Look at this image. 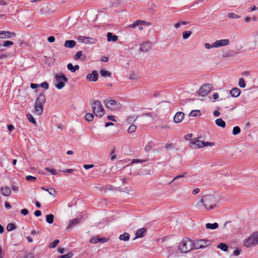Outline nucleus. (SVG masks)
<instances>
[{"mask_svg":"<svg viewBox=\"0 0 258 258\" xmlns=\"http://www.w3.org/2000/svg\"><path fill=\"white\" fill-rule=\"evenodd\" d=\"M210 241L205 239H199L193 242L194 249L203 248L210 245Z\"/></svg>","mask_w":258,"mask_h":258,"instance_id":"obj_8","label":"nucleus"},{"mask_svg":"<svg viewBox=\"0 0 258 258\" xmlns=\"http://www.w3.org/2000/svg\"><path fill=\"white\" fill-rule=\"evenodd\" d=\"M152 45L149 42H145L142 44L140 46V50L143 52L148 51L151 48Z\"/></svg>","mask_w":258,"mask_h":258,"instance_id":"obj_17","label":"nucleus"},{"mask_svg":"<svg viewBox=\"0 0 258 258\" xmlns=\"http://www.w3.org/2000/svg\"><path fill=\"white\" fill-rule=\"evenodd\" d=\"M116 158V156L115 155V149L114 148L112 149L111 152V160H114Z\"/></svg>","mask_w":258,"mask_h":258,"instance_id":"obj_47","label":"nucleus"},{"mask_svg":"<svg viewBox=\"0 0 258 258\" xmlns=\"http://www.w3.org/2000/svg\"><path fill=\"white\" fill-rule=\"evenodd\" d=\"M1 191L4 196L7 197L10 196L11 193V189L8 187H1Z\"/></svg>","mask_w":258,"mask_h":258,"instance_id":"obj_23","label":"nucleus"},{"mask_svg":"<svg viewBox=\"0 0 258 258\" xmlns=\"http://www.w3.org/2000/svg\"><path fill=\"white\" fill-rule=\"evenodd\" d=\"M186 173H183L182 174H180V175H178L176 176V177H175L174 178V179L172 180L171 182H173L174 180H175L176 179H177L178 178L186 177Z\"/></svg>","mask_w":258,"mask_h":258,"instance_id":"obj_52","label":"nucleus"},{"mask_svg":"<svg viewBox=\"0 0 258 258\" xmlns=\"http://www.w3.org/2000/svg\"><path fill=\"white\" fill-rule=\"evenodd\" d=\"M150 24L147 22L142 20H137L135 21L133 24L128 25L129 27L135 28L138 27L140 31H142L144 29L143 26H149Z\"/></svg>","mask_w":258,"mask_h":258,"instance_id":"obj_9","label":"nucleus"},{"mask_svg":"<svg viewBox=\"0 0 258 258\" xmlns=\"http://www.w3.org/2000/svg\"><path fill=\"white\" fill-rule=\"evenodd\" d=\"M85 119L88 121H91L94 118V115L92 113H88L85 115Z\"/></svg>","mask_w":258,"mask_h":258,"instance_id":"obj_35","label":"nucleus"},{"mask_svg":"<svg viewBox=\"0 0 258 258\" xmlns=\"http://www.w3.org/2000/svg\"><path fill=\"white\" fill-rule=\"evenodd\" d=\"M76 44V42L74 40H66L64 44V46L67 48H73Z\"/></svg>","mask_w":258,"mask_h":258,"instance_id":"obj_21","label":"nucleus"},{"mask_svg":"<svg viewBox=\"0 0 258 258\" xmlns=\"http://www.w3.org/2000/svg\"><path fill=\"white\" fill-rule=\"evenodd\" d=\"M229 40L228 39H221L216 41L214 42V46L215 48H218L222 46H225L229 44Z\"/></svg>","mask_w":258,"mask_h":258,"instance_id":"obj_12","label":"nucleus"},{"mask_svg":"<svg viewBox=\"0 0 258 258\" xmlns=\"http://www.w3.org/2000/svg\"><path fill=\"white\" fill-rule=\"evenodd\" d=\"M201 137H199L197 139H194L190 140V144L195 146V148H201L203 147V141L200 140Z\"/></svg>","mask_w":258,"mask_h":258,"instance_id":"obj_15","label":"nucleus"},{"mask_svg":"<svg viewBox=\"0 0 258 258\" xmlns=\"http://www.w3.org/2000/svg\"><path fill=\"white\" fill-rule=\"evenodd\" d=\"M100 74L102 77H110L111 75V73L107 71L104 70H101L100 71Z\"/></svg>","mask_w":258,"mask_h":258,"instance_id":"obj_33","label":"nucleus"},{"mask_svg":"<svg viewBox=\"0 0 258 258\" xmlns=\"http://www.w3.org/2000/svg\"><path fill=\"white\" fill-rule=\"evenodd\" d=\"M184 116V113L182 112H177L174 117V121L175 123H180L182 121Z\"/></svg>","mask_w":258,"mask_h":258,"instance_id":"obj_16","label":"nucleus"},{"mask_svg":"<svg viewBox=\"0 0 258 258\" xmlns=\"http://www.w3.org/2000/svg\"><path fill=\"white\" fill-rule=\"evenodd\" d=\"M246 247H250L258 244V232H254L245 239L243 242Z\"/></svg>","mask_w":258,"mask_h":258,"instance_id":"obj_6","label":"nucleus"},{"mask_svg":"<svg viewBox=\"0 0 258 258\" xmlns=\"http://www.w3.org/2000/svg\"><path fill=\"white\" fill-rule=\"evenodd\" d=\"M55 86L58 89H62L66 83L68 82V78L62 73L56 74L54 77Z\"/></svg>","mask_w":258,"mask_h":258,"instance_id":"obj_4","label":"nucleus"},{"mask_svg":"<svg viewBox=\"0 0 258 258\" xmlns=\"http://www.w3.org/2000/svg\"><path fill=\"white\" fill-rule=\"evenodd\" d=\"M39 86H41V87L44 88L45 89H48L49 87L48 84L46 82H43L41 84H40L39 85Z\"/></svg>","mask_w":258,"mask_h":258,"instance_id":"obj_51","label":"nucleus"},{"mask_svg":"<svg viewBox=\"0 0 258 258\" xmlns=\"http://www.w3.org/2000/svg\"><path fill=\"white\" fill-rule=\"evenodd\" d=\"M240 131H241V130L240 128V127L238 126H236L234 127L233 128L232 134L234 135H236L240 133Z\"/></svg>","mask_w":258,"mask_h":258,"instance_id":"obj_39","label":"nucleus"},{"mask_svg":"<svg viewBox=\"0 0 258 258\" xmlns=\"http://www.w3.org/2000/svg\"><path fill=\"white\" fill-rule=\"evenodd\" d=\"M205 46L207 49H211L212 48L215 47V46H214V43L212 44L206 43L205 44Z\"/></svg>","mask_w":258,"mask_h":258,"instance_id":"obj_53","label":"nucleus"},{"mask_svg":"<svg viewBox=\"0 0 258 258\" xmlns=\"http://www.w3.org/2000/svg\"><path fill=\"white\" fill-rule=\"evenodd\" d=\"M182 37L183 39H188L191 34V32L190 31H185L182 32Z\"/></svg>","mask_w":258,"mask_h":258,"instance_id":"obj_32","label":"nucleus"},{"mask_svg":"<svg viewBox=\"0 0 258 258\" xmlns=\"http://www.w3.org/2000/svg\"><path fill=\"white\" fill-rule=\"evenodd\" d=\"M46 102L45 96L43 94H40L37 97L34 107L35 112L38 115H40L42 114L43 111L44 105Z\"/></svg>","mask_w":258,"mask_h":258,"instance_id":"obj_2","label":"nucleus"},{"mask_svg":"<svg viewBox=\"0 0 258 258\" xmlns=\"http://www.w3.org/2000/svg\"><path fill=\"white\" fill-rule=\"evenodd\" d=\"M138 116L137 115H133L127 117V120L129 122H134L137 118Z\"/></svg>","mask_w":258,"mask_h":258,"instance_id":"obj_44","label":"nucleus"},{"mask_svg":"<svg viewBox=\"0 0 258 258\" xmlns=\"http://www.w3.org/2000/svg\"><path fill=\"white\" fill-rule=\"evenodd\" d=\"M80 223V220L77 218L71 220L68 226V228H71Z\"/></svg>","mask_w":258,"mask_h":258,"instance_id":"obj_25","label":"nucleus"},{"mask_svg":"<svg viewBox=\"0 0 258 258\" xmlns=\"http://www.w3.org/2000/svg\"><path fill=\"white\" fill-rule=\"evenodd\" d=\"M206 227L207 229H215L218 227V224L217 223H207L206 224Z\"/></svg>","mask_w":258,"mask_h":258,"instance_id":"obj_28","label":"nucleus"},{"mask_svg":"<svg viewBox=\"0 0 258 258\" xmlns=\"http://www.w3.org/2000/svg\"><path fill=\"white\" fill-rule=\"evenodd\" d=\"M215 123L217 125L224 128L226 126L225 122L221 118H218L215 120Z\"/></svg>","mask_w":258,"mask_h":258,"instance_id":"obj_26","label":"nucleus"},{"mask_svg":"<svg viewBox=\"0 0 258 258\" xmlns=\"http://www.w3.org/2000/svg\"><path fill=\"white\" fill-rule=\"evenodd\" d=\"M203 147L205 146H213L214 145V143L213 142H203Z\"/></svg>","mask_w":258,"mask_h":258,"instance_id":"obj_54","label":"nucleus"},{"mask_svg":"<svg viewBox=\"0 0 258 258\" xmlns=\"http://www.w3.org/2000/svg\"><path fill=\"white\" fill-rule=\"evenodd\" d=\"M219 196L215 195H207L203 196L201 199L195 202V206L197 208L205 207L206 210L216 208L219 202Z\"/></svg>","mask_w":258,"mask_h":258,"instance_id":"obj_1","label":"nucleus"},{"mask_svg":"<svg viewBox=\"0 0 258 258\" xmlns=\"http://www.w3.org/2000/svg\"><path fill=\"white\" fill-rule=\"evenodd\" d=\"M228 16L230 18L234 19H238L240 18V17H241L240 16L238 15L233 13H229L228 14Z\"/></svg>","mask_w":258,"mask_h":258,"instance_id":"obj_36","label":"nucleus"},{"mask_svg":"<svg viewBox=\"0 0 258 258\" xmlns=\"http://www.w3.org/2000/svg\"><path fill=\"white\" fill-rule=\"evenodd\" d=\"M130 234L128 233H124L123 234L120 235L119 239L120 240L126 241L130 239Z\"/></svg>","mask_w":258,"mask_h":258,"instance_id":"obj_27","label":"nucleus"},{"mask_svg":"<svg viewBox=\"0 0 258 258\" xmlns=\"http://www.w3.org/2000/svg\"><path fill=\"white\" fill-rule=\"evenodd\" d=\"M59 240L58 239H56L54 240L53 242H51L49 244V248H55L57 245L59 243Z\"/></svg>","mask_w":258,"mask_h":258,"instance_id":"obj_38","label":"nucleus"},{"mask_svg":"<svg viewBox=\"0 0 258 258\" xmlns=\"http://www.w3.org/2000/svg\"><path fill=\"white\" fill-rule=\"evenodd\" d=\"M128 78L131 80H136L139 78V75L137 73L132 72Z\"/></svg>","mask_w":258,"mask_h":258,"instance_id":"obj_29","label":"nucleus"},{"mask_svg":"<svg viewBox=\"0 0 258 258\" xmlns=\"http://www.w3.org/2000/svg\"><path fill=\"white\" fill-rule=\"evenodd\" d=\"M45 170L51 173L52 175H56L57 174L55 169H50L48 167H46Z\"/></svg>","mask_w":258,"mask_h":258,"instance_id":"obj_48","label":"nucleus"},{"mask_svg":"<svg viewBox=\"0 0 258 258\" xmlns=\"http://www.w3.org/2000/svg\"><path fill=\"white\" fill-rule=\"evenodd\" d=\"M73 254L72 253H69L64 255H59L57 258H71L73 256Z\"/></svg>","mask_w":258,"mask_h":258,"instance_id":"obj_46","label":"nucleus"},{"mask_svg":"<svg viewBox=\"0 0 258 258\" xmlns=\"http://www.w3.org/2000/svg\"><path fill=\"white\" fill-rule=\"evenodd\" d=\"M13 45V42L11 41H6L4 42L3 46L5 47H9Z\"/></svg>","mask_w":258,"mask_h":258,"instance_id":"obj_49","label":"nucleus"},{"mask_svg":"<svg viewBox=\"0 0 258 258\" xmlns=\"http://www.w3.org/2000/svg\"><path fill=\"white\" fill-rule=\"evenodd\" d=\"M27 119L29 120L30 122H32L33 124H36V121L31 114L28 113L27 115Z\"/></svg>","mask_w":258,"mask_h":258,"instance_id":"obj_40","label":"nucleus"},{"mask_svg":"<svg viewBox=\"0 0 258 258\" xmlns=\"http://www.w3.org/2000/svg\"><path fill=\"white\" fill-rule=\"evenodd\" d=\"M54 216L52 214L46 216V221L49 224H52L53 222Z\"/></svg>","mask_w":258,"mask_h":258,"instance_id":"obj_30","label":"nucleus"},{"mask_svg":"<svg viewBox=\"0 0 258 258\" xmlns=\"http://www.w3.org/2000/svg\"><path fill=\"white\" fill-rule=\"evenodd\" d=\"M147 232V229L145 228H142L138 229L136 233V238H141L145 236Z\"/></svg>","mask_w":258,"mask_h":258,"instance_id":"obj_18","label":"nucleus"},{"mask_svg":"<svg viewBox=\"0 0 258 258\" xmlns=\"http://www.w3.org/2000/svg\"><path fill=\"white\" fill-rule=\"evenodd\" d=\"M136 129H137L136 125H135L134 124H132L128 128L127 132L128 133L131 134V133L135 132L136 131Z\"/></svg>","mask_w":258,"mask_h":258,"instance_id":"obj_37","label":"nucleus"},{"mask_svg":"<svg viewBox=\"0 0 258 258\" xmlns=\"http://www.w3.org/2000/svg\"><path fill=\"white\" fill-rule=\"evenodd\" d=\"M241 93V91L238 88H233L230 91V94L233 97H238Z\"/></svg>","mask_w":258,"mask_h":258,"instance_id":"obj_19","label":"nucleus"},{"mask_svg":"<svg viewBox=\"0 0 258 258\" xmlns=\"http://www.w3.org/2000/svg\"><path fill=\"white\" fill-rule=\"evenodd\" d=\"M98 74L97 71H93L91 74H89L86 76V79L89 81L96 82L98 80Z\"/></svg>","mask_w":258,"mask_h":258,"instance_id":"obj_14","label":"nucleus"},{"mask_svg":"<svg viewBox=\"0 0 258 258\" xmlns=\"http://www.w3.org/2000/svg\"><path fill=\"white\" fill-rule=\"evenodd\" d=\"M104 103L107 108L111 110H118L121 108V104L120 103L114 100H104Z\"/></svg>","mask_w":258,"mask_h":258,"instance_id":"obj_7","label":"nucleus"},{"mask_svg":"<svg viewBox=\"0 0 258 258\" xmlns=\"http://www.w3.org/2000/svg\"><path fill=\"white\" fill-rule=\"evenodd\" d=\"M15 229H16V226H15V224H14L13 223H10L7 226V230L8 231H11Z\"/></svg>","mask_w":258,"mask_h":258,"instance_id":"obj_43","label":"nucleus"},{"mask_svg":"<svg viewBox=\"0 0 258 258\" xmlns=\"http://www.w3.org/2000/svg\"><path fill=\"white\" fill-rule=\"evenodd\" d=\"M257 9H258L254 5H253L248 9V11L251 12Z\"/></svg>","mask_w":258,"mask_h":258,"instance_id":"obj_61","label":"nucleus"},{"mask_svg":"<svg viewBox=\"0 0 258 258\" xmlns=\"http://www.w3.org/2000/svg\"><path fill=\"white\" fill-rule=\"evenodd\" d=\"M16 35L14 32L10 31H0V38H10Z\"/></svg>","mask_w":258,"mask_h":258,"instance_id":"obj_13","label":"nucleus"},{"mask_svg":"<svg viewBox=\"0 0 258 258\" xmlns=\"http://www.w3.org/2000/svg\"><path fill=\"white\" fill-rule=\"evenodd\" d=\"M152 142H149L145 146V150L146 152H149L151 151V149L152 148Z\"/></svg>","mask_w":258,"mask_h":258,"instance_id":"obj_42","label":"nucleus"},{"mask_svg":"<svg viewBox=\"0 0 258 258\" xmlns=\"http://www.w3.org/2000/svg\"><path fill=\"white\" fill-rule=\"evenodd\" d=\"M74 58L76 60L80 59L82 60H84L85 59V56L84 55L82 51H79L75 55Z\"/></svg>","mask_w":258,"mask_h":258,"instance_id":"obj_24","label":"nucleus"},{"mask_svg":"<svg viewBox=\"0 0 258 258\" xmlns=\"http://www.w3.org/2000/svg\"><path fill=\"white\" fill-rule=\"evenodd\" d=\"M107 41L115 42L118 39V36L117 35H113L112 33L111 32H108L107 34Z\"/></svg>","mask_w":258,"mask_h":258,"instance_id":"obj_20","label":"nucleus"},{"mask_svg":"<svg viewBox=\"0 0 258 258\" xmlns=\"http://www.w3.org/2000/svg\"><path fill=\"white\" fill-rule=\"evenodd\" d=\"M67 68L69 70H70L72 73H75L76 71L78 70L80 68L79 65L76 64L75 66H73L72 63H69L67 65Z\"/></svg>","mask_w":258,"mask_h":258,"instance_id":"obj_22","label":"nucleus"},{"mask_svg":"<svg viewBox=\"0 0 258 258\" xmlns=\"http://www.w3.org/2000/svg\"><path fill=\"white\" fill-rule=\"evenodd\" d=\"M193 248V241L187 237H185L180 242L178 250L181 253H187Z\"/></svg>","mask_w":258,"mask_h":258,"instance_id":"obj_3","label":"nucleus"},{"mask_svg":"<svg viewBox=\"0 0 258 258\" xmlns=\"http://www.w3.org/2000/svg\"><path fill=\"white\" fill-rule=\"evenodd\" d=\"M26 179L28 181L35 180L36 179V177L32 176L31 175H28L26 177Z\"/></svg>","mask_w":258,"mask_h":258,"instance_id":"obj_55","label":"nucleus"},{"mask_svg":"<svg viewBox=\"0 0 258 258\" xmlns=\"http://www.w3.org/2000/svg\"><path fill=\"white\" fill-rule=\"evenodd\" d=\"M94 166V164H89V165L85 164V165H84V168L85 169H89L92 168Z\"/></svg>","mask_w":258,"mask_h":258,"instance_id":"obj_58","label":"nucleus"},{"mask_svg":"<svg viewBox=\"0 0 258 258\" xmlns=\"http://www.w3.org/2000/svg\"><path fill=\"white\" fill-rule=\"evenodd\" d=\"M49 42H53L55 41V38L53 36H49L47 39Z\"/></svg>","mask_w":258,"mask_h":258,"instance_id":"obj_63","label":"nucleus"},{"mask_svg":"<svg viewBox=\"0 0 258 258\" xmlns=\"http://www.w3.org/2000/svg\"><path fill=\"white\" fill-rule=\"evenodd\" d=\"M47 191H48V192L50 195H52V196H55L56 195V190H55L54 188H53L52 187H51V188L47 189Z\"/></svg>","mask_w":258,"mask_h":258,"instance_id":"obj_45","label":"nucleus"},{"mask_svg":"<svg viewBox=\"0 0 258 258\" xmlns=\"http://www.w3.org/2000/svg\"><path fill=\"white\" fill-rule=\"evenodd\" d=\"M238 85L240 87L244 88L246 86L245 80L243 78H240L239 80Z\"/></svg>","mask_w":258,"mask_h":258,"instance_id":"obj_41","label":"nucleus"},{"mask_svg":"<svg viewBox=\"0 0 258 258\" xmlns=\"http://www.w3.org/2000/svg\"><path fill=\"white\" fill-rule=\"evenodd\" d=\"M212 85L210 84H205L200 88L199 94L200 95L205 96L212 90Z\"/></svg>","mask_w":258,"mask_h":258,"instance_id":"obj_10","label":"nucleus"},{"mask_svg":"<svg viewBox=\"0 0 258 258\" xmlns=\"http://www.w3.org/2000/svg\"><path fill=\"white\" fill-rule=\"evenodd\" d=\"M217 247L221 249L224 251H227L228 249V246L225 243H219Z\"/></svg>","mask_w":258,"mask_h":258,"instance_id":"obj_31","label":"nucleus"},{"mask_svg":"<svg viewBox=\"0 0 258 258\" xmlns=\"http://www.w3.org/2000/svg\"><path fill=\"white\" fill-rule=\"evenodd\" d=\"M78 40L87 44H94L97 42V39L92 37H87L84 36H80L78 37Z\"/></svg>","mask_w":258,"mask_h":258,"instance_id":"obj_11","label":"nucleus"},{"mask_svg":"<svg viewBox=\"0 0 258 258\" xmlns=\"http://www.w3.org/2000/svg\"><path fill=\"white\" fill-rule=\"evenodd\" d=\"M165 148L166 149H171L174 148V146L172 144H167L165 145Z\"/></svg>","mask_w":258,"mask_h":258,"instance_id":"obj_57","label":"nucleus"},{"mask_svg":"<svg viewBox=\"0 0 258 258\" xmlns=\"http://www.w3.org/2000/svg\"><path fill=\"white\" fill-rule=\"evenodd\" d=\"M108 241L107 238L98 237V242L103 243Z\"/></svg>","mask_w":258,"mask_h":258,"instance_id":"obj_56","label":"nucleus"},{"mask_svg":"<svg viewBox=\"0 0 258 258\" xmlns=\"http://www.w3.org/2000/svg\"><path fill=\"white\" fill-rule=\"evenodd\" d=\"M24 258H34V255L31 253H29L27 254Z\"/></svg>","mask_w":258,"mask_h":258,"instance_id":"obj_64","label":"nucleus"},{"mask_svg":"<svg viewBox=\"0 0 258 258\" xmlns=\"http://www.w3.org/2000/svg\"><path fill=\"white\" fill-rule=\"evenodd\" d=\"M90 242L91 243H97L98 242V237H94L90 239Z\"/></svg>","mask_w":258,"mask_h":258,"instance_id":"obj_50","label":"nucleus"},{"mask_svg":"<svg viewBox=\"0 0 258 258\" xmlns=\"http://www.w3.org/2000/svg\"><path fill=\"white\" fill-rule=\"evenodd\" d=\"M91 106L93 112L96 116L101 117L104 115L105 111L99 101H94Z\"/></svg>","mask_w":258,"mask_h":258,"instance_id":"obj_5","label":"nucleus"},{"mask_svg":"<svg viewBox=\"0 0 258 258\" xmlns=\"http://www.w3.org/2000/svg\"><path fill=\"white\" fill-rule=\"evenodd\" d=\"M201 114L200 110H192L189 114V116L195 117L200 115Z\"/></svg>","mask_w":258,"mask_h":258,"instance_id":"obj_34","label":"nucleus"},{"mask_svg":"<svg viewBox=\"0 0 258 258\" xmlns=\"http://www.w3.org/2000/svg\"><path fill=\"white\" fill-rule=\"evenodd\" d=\"M41 214H42V213H41V211H40V210H36L34 212V215L36 217H39L41 215Z\"/></svg>","mask_w":258,"mask_h":258,"instance_id":"obj_62","label":"nucleus"},{"mask_svg":"<svg viewBox=\"0 0 258 258\" xmlns=\"http://www.w3.org/2000/svg\"><path fill=\"white\" fill-rule=\"evenodd\" d=\"M192 136L193 135L192 134H187L186 136H185L184 138L186 140H189L190 141V140H191L190 139L192 137Z\"/></svg>","mask_w":258,"mask_h":258,"instance_id":"obj_60","label":"nucleus"},{"mask_svg":"<svg viewBox=\"0 0 258 258\" xmlns=\"http://www.w3.org/2000/svg\"><path fill=\"white\" fill-rule=\"evenodd\" d=\"M29 213V211L26 209H23L21 211V213L23 215H27Z\"/></svg>","mask_w":258,"mask_h":258,"instance_id":"obj_59","label":"nucleus"}]
</instances>
